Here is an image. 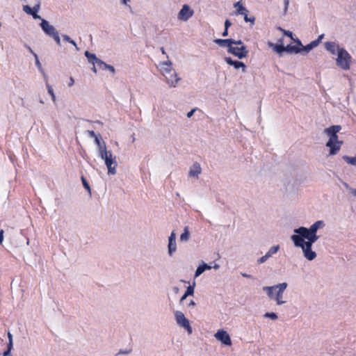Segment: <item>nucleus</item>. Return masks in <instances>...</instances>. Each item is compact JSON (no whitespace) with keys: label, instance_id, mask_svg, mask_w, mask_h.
Here are the masks:
<instances>
[{"label":"nucleus","instance_id":"43","mask_svg":"<svg viewBox=\"0 0 356 356\" xmlns=\"http://www.w3.org/2000/svg\"><path fill=\"white\" fill-rule=\"evenodd\" d=\"M284 34L287 35L288 37H290L291 38H293V34L291 31H284Z\"/></svg>","mask_w":356,"mask_h":356},{"label":"nucleus","instance_id":"55","mask_svg":"<svg viewBox=\"0 0 356 356\" xmlns=\"http://www.w3.org/2000/svg\"><path fill=\"white\" fill-rule=\"evenodd\" d=\"M34 56H35V58H36V63H37V64H39V60H38V56H37V54H34Z\"/></svg>","mask_w":356,"mask_h":356},{"label":"nucleus","instance_id":"57","mask_svg":"<svg viewBox=\"0 0 356 356\" xmlns=\"http://www.w3.org/2000/svg\"><path fill=\"white\" fill-rule=\"evenodd\" d=\"M161 51L163 54H165V49H164L163 47H161Z\"/></svg>","mask_w":356,"mask_h":356},{"label":"nucleus","instance_id":"16","mask_svg":"<svg viewBox=\"0 0 356 356\" xmlns=\"http://www.w3.org/2000/svg\"><path fill=\"white\" fill-rule=\"evenodd\" d=\"M225 61L228 65L234 66L235 69H238L240 67H242L243 72L245 71L246 66L243 62L238 61V60H233L229 57L225 58Z\"/></svg>","mask_w":356,"mask_h":356},{"label":"nucleus","instance_id":"22","mask_svg":"<svg viewBox=\"0 0 356 356\" xmlns=\"http://www.w3.org/2000/svg\"><path fill=\"white\" fill-rule=\"evenodd\" d=\"M234 8L236 9V14L243 15L245 13H249L248 10L245 8L240 1L236 2L234 4Z\"/></svg>","mask_w":356,"mask_h":356},{"label":"nucleus","instance_id":"35","mask_svg":"<svg viewBox=\"0 0 356 356\" xmlns=\"http://www.w3.org/2000/svg\"><path fill=\"white\" fill-rule=\"evenodd\" d=\"M186 296H192L194 293V286H188L186 291Z\"/></svg>","mask_w":356,"mask_h":356},{"label":"nucleus","instance_id":"32","mask_svg":"<svg viewBox=\"0 0 356 356\" xmlns=\"http://www.w3.org/2000/svg\"><path fill=\"white\" fill-rule=\"evenodd\" d=\"M81 181H82L83 187L88 191L89 194L90 195L91 194V189H90V185H89L88 182L87 181V180L86 179V178L83 176H81Z\"/></svg>","mask_w":356,"mask_h":356},{"label":"nucleus","instance_id":"20","mask_svg":"<svg viewBox=\"0 0 356 356\" xmlns=\"http://www.w3.org/2000/svg\"><path fill=\"white\" fill-rule=\"evenodd\" d=\"M324 225V223L321 220H318L316 222H314L309 229H307L308 233H316L317 230L323 227Z\"/></svg>","mask_w":356,"mask_h":356},{"label":"nucleus","instance_id":"10","mask_svg":"<svg viewBox=\"0 0 356 356\" xmlns=\"http://www.w3.org/2000/svg\"><path fill=\"white\" fill-rule=\"evenodd\" d=\"M85 56L88 58V61L93 65L92 70L95 73L97 72L95 64H97V65L99 67H100V68L102 67V64H104V62L102 60H101L100 59L97 58V56H95V54H91L88 51H86L85 52Z\"/></svg>","mask_w":356,"mask_h":356},{"label":"nucleus","instance_id":"41","mask_svg":"<svg viewBox=\"0 0 356 356\" xmlns=\"http://www.w3.org/2000/svg\"><path fill=\"white\" fill-rule=\"evenodd\" d=\"M63 38L65 41L68 42H70L71 40V38L67 35H63Z\"/></svg>","mask_w":356,"mask_h":356},{"label":"nucleus","instance_id":"15","mask_svg":"<svg viewBox=\"0 0 356 356\" xmlns=\"http://www.w3.org/2000/svg\"><path fill=\"white\" fill-rule=\"evenodd\" d=\"M177 250L176 234L172 231L168 240V253L172 255Z\"/></svg>","mask_w":356,"mask_h":356},{"label":"nucleus","instance_id":"5","mask_svg":"<svg viewBox=\"0 0 356 356\" xmlns=\"http://www.w3.org/2000/svg\"><path fill=\"white\" fill-rule=\"evenodd\" d=\"M338 57L337 58V65L344 70L350 69L351 56L344 49H338Z\"/></svg>","mask_w":356,"mask_h":356},{"label":"nucleus","instance_id":"33","mask_svg":"<svg viewBox=\"0 0 356 356\" xmlns=\"http://www.w3.org/2000/svg\"><path fill=\"white\" fill-rule=\"evenodd\" d=\"M47 90H48V93L51 95V99L54 102H56V96H55V94L54 92V90L52 88V87L49 85V84H47Z\"/></svg>","mask_w":356,"mask_h":356},{"label":"nucleus","instance_id":"14","mask_svg":"<svg viewBox=\"0 0 356 356\" xmlns=\"http://www.w3.org/2000/svg\"><path fill=\"white\" fill-rule=\"evenodd\" d=\"M215 43L220 47H226L229 49L232 44H241V40H234L233 39H216L214 40Z\"/></svg>","mask_w":356,"mask_h":356},{"label":"nucleus","instance_id":"40","mask_svg":"<svg viewBox=\"0 0 356 356\" xmlns=\"http://www.w3.org/2000/svg\"><path fill=\"white\" fill-rule=\"evenodd\" d=\"M319 44V40H316L312 41L310 44L312 46V48L316 47Z\"/></svg>","mask_w":356,"mask_h":356},{"label":"nucleus","instance_id":"26","mask_svg":"<svg viewBox=\"0 0 356 356\" xmlns=\"http://www.w3.org/2000/svg\"><path fill=\"white\" fill-rule=\"evenodd\" d=\"M249 13H245V14H243L244 20L245 22H250L251 25L254 24L255 17L253 15L249 16Z\"/></svg>","mask_w":356,"mask_h":356},{"label":"nucleus","instance_id":"12","mask_svg":"<svg viewBox=\"0 0 356 356\" xmlns=\"http://www.w3.org/2000/svg\"><path fill=\"white\" fill-rule=\"evenodd\" d=\"M167 74L163 76L165 78L167 83L170 86H175V84L178 82L179 78H177V73L175 70H169V71H164Z\"/></svg>","mask_w":356,"mask_h":356},{"label":"nucleus","instance_id":"49","mask_svg":"<svg viewBox=\"0 0 356 356\" xmlns=\"http://www.w3.org/2000/svg\"><path fill=\"white\" fill-rule=\"evenodd\" d=\"M284 4H285V9H287L288 6L289 4V0H284Z\"/></svg>","mask_w":356,"mask_h":356},{"label":"nucleus","instance_id":"51","mask_svg":"<svg viewBox=\"0 0 356 356\" xmlns=\"http://www.w3.org/2000/svg\"><path fill=\"white\" fill-rule=\"evenodd\" d=\"M351 193L354 196H356V188L352 189Z\"/></svg>","mask_w":356,"mask_h":356},{"label":"nucleus","instance_id":"18","mask_svg":"<svg viewBox=\"0 0 356 356\" xmlns=\"http://www.w3.org/2000/svg\"><path fill=\"white\" fill-rule=\"evenodd\" d=\"M201 167L198 163H193L189 171L190 177H197L201 173Z\"/></svg>","mask_w":356,"mask_h":356},{"label":"nucleus","instance_id":"44","mask_svg":"<svg viewBox=\"0 0 356 356\" xmlns=\"http://www.w3.org/2000/svg\"><path fill=\"white\" fill-rule=\"evenodd\" d=\"M195 111V109H192L191 111H189L188 113H187V117L188 118H191L192 117V115H193L194 112Z\"/></svg>","mask_w":356,"mask_h":356},{"label":"nucleus","instance_id":"13","mask_svg":"<svg viewBox=\"0 0 356 356\" xmlns=\"http://www.w3.org/2000/svg\"><path fill=\"white\" fill-rule=\"evenodd\" d=\"M193 15V10L188 5H184L178 14L179 19L186 21Z\"/></svg>","mask_w":356,"mask_h":356},{"label":"nucleus","instance_id":"46","mask_svg":"<svg viewBox=\"0 0 356 356\" xmlns=\"http://www.w3.org/2000/svg\"><path fill=\"white\" fill-rule=\"evenodd\" d=\"M223 37H226L228 35V29H225L224 31L222 33Z\"/></svg>","mask_w":356,"mask_h":356},{"label":"nucleus","instance_id":"36","mask_svg":"<svg viewBox=\"0 0 356 356\" xmlns=\"http://www.w3.org/2000/svg\"><path fill=\"white\" fill-rule=\"evenodd\" d=\"M102 67H104V69L108 70L112 73H115V68L112 65H108V64L105 63L104 62V64H102Z\"/></svg>","mask_w":356,"mask_h":356},{"label":"nucleus","instance_id":"39","mask_svg":"<svg viewBox=\"0 0 356 356\" xmlns=\"http://www.w3.org/2000/svg\"><path fill=\"white\" fill-rule=\"evenodd\" d=\"M232 25L231 22L229 19H226L225 22V29H228Z\"/></svg>","mask_w":356,"mask_h":356},{"label":"nucleus","instance_id":"38","mask_svg":"<svg viewBox=\"0 0 356 356\" xmlns=\"http://www.w3.org/2000/svg\"><path fill=\"white\" fill-rule=\"evenodd\" d=\"M87 133H88V136L91 138H96V136H97L95 132L92 130H88L87 131Z\"/></svg>","mask_w":356,"mask_h":356},{"label":"nucleus","instance_id":"45","mask_svg":"<svg viewBox=\"0 0 356 356\" xmlns=\"http://www.w3.org/2000/svg\"><path fill=\"white\" fill-rule=\"evenodd\" d=\"M74 79H73L72 77H70V82H69V83H68V86H69L70 87H71L72 86H73V85H74Z\"/></svg>","mask_w":356,"mask_h":356},{"label":"nucleus","instance_id":"8","mask_svg":"<svg viewBox=\"0 0 356 356\" xmlns=\"http://www.w3.org/2000/svg\"><path fill=\"white\" fill-rule=\"evenodd\" d=\"M294 232L295 233L298 234L297 235L300 236L302 238L307 239V242H309L311 245H312L318 239V236L316 235V233H308L307 228L304 227H300L298 229H296Z\"/></svg>","mask_w":356,"mask_h":356},{"label":"nucleus","instance_id":"30","mask_svg":"<svg viewBox=\"0 0 356 356\" xmlns=\"http://www.w3.org/2000/svg\"><path fill=\"white\" fill-rule=\"evenodd\" d=\"M8 337L9 339V343H8V349L7 351H5L3 353V356H6L10 353V350L12 348L13 346V339H12V334L9 332L8 334Z\"/></svg>","mask_w":356,"mask_h":356},{"label":"nucleus","instance_id":"27","mask_svg":"<svg viewBox=\"0 0 356 356\" xmlns=\"http://www.w3.org/2000/svg\"><path fill=\"white\" fill-rule=\"evenodd\" d=\"M343 159L348 164L356 165V156L355 157L343 156Z\"/></svg>","mask_w":356,"mask_h":356},{"label":"nucleus","instance_id":"54","mask_svg":"<svg viewBox=\"0 0 356 356\" xmlns=\"http://www.w3.org/2000/svg\"><path fill=\"white\" fill-rule=\"evenodd\" d=\"M70 43H71V44H73L74 46H76V42H75L73 40H72V39H71V40H70Z\"/></svg>","mask_w":356,"mask_h":356},{"label":"nucleus","instance_id":"50","mask_svg":"<svg viewBox=\"0 0 356 356\" xmlns=\"http://www.w3.org/2000/svg\"><path fill=\"white\" fill-rule=\"evenodd\" d=\"M188 296H186V293L182 296V297L181 298V301H183L184 300H185L186 298H187Z\"/></svg>","mask_w":356,"mask_h":356},{"label":"nucleus","instance_id":"25","mask_svg":"<svg viewBox=\"0 0 356 356\" xmlns=\"http://www.w3.org/2000/svg\"><path fill=\"white\" fill-rule=\"evenodd\" d=\"M270 46L273 47L274 51L280 55H282V54L284 51V46L282 44H273L270 43Z\"/></svg>","mask_w":356,"mask_h":356},{"label":"nucleus","instance_id":"2","mask_svg":"<svg viewBox=\"0 0 356 356\" xmlns=\"http://www.w3.org/2000/svg\"><path fill=\"white\" fill-rule=\"evenodd\" d=\"M287 287V283L283 282L272 286H264L263 290L266 293L270 299H274L277 305H281L285 302L282 300L283 293Z\"/></svg>","mask_w":356,"mask_h":356},{"label":"nucleus","instance_id":"9","mask_svg":"<svg viewBox=\"0 0 356 356\" xmlns=\"http://www.w3.org/2000/svg\"><path fill=\"white\" fill-rule=\"evenodd\" d=\"M175 316L177 323L185 328L188 333L191 334L192 333V327L190 325L189 321L185 317L184 314L180 311H176L175 312Z\"/></svg>","mask_w":356,"mask_h":356},{"label":"nucleus","instance_id":"28","mask_svg":"<svg viewBox=\"0 0 356 356\" xmlns=\"http://www.w3.org/2000/svg\"><path fill=\"white\" fill-rule=\"evenodd\" d=\"M189 238V232H188V227H186L184 228V233H182L180 236V240L181 241H188Z\"/></svg>","mask_w":356,"mask_h":356},{"label":"nucleus","instance_id":"24","mask_svg":"<svg viewBox=\"0 0 356 356\" xmlns=\"http://www.w3.org/2000/svg\"><path fill=\"white\" fill-rule=\"evenodd\" d=\"M284 51L297 54L300 51V49L295 45H287L284 47Z\"/></svg>","mask_w":356,"mask_h":356},{"label":"nucleus","instance_id":"23","mask_svg":"<svg viewBox=\"0 0 356 356\" xmlns=\"http://www.w3.org/2000/svg\"><path fill=\"white\" fill-rule=\"evenodd\" d=\"M211 269V266H209V265H207V264H203L202 265H200L196 269V271H195V277H198L200 276L202 273H203L206 270H209Z\"/></svg>","mask_w":356,"mask_h":356},{"label":"nucleus","instance_id":"4","mask_svg":"<svg viewBox=\"0 0 356 356\" xmlns=\"http://www.w3.org/2000/svg\"><path fill=\"white\" fill-rule=\"evenodd\" d=\"M101 152L99 154L102 159L104 160L105 164L108 168V174L115 175L116 173L117 162L115 157H113L111 151H107L106 147H101Z\"/></svg>","mask_w":356,"mask_h":356},{"label":"nucleus","instance_id":"6","mask_svg":"<svg viewBox=\"0 0 356 356\" xmlns=\"http://www.w3.org/2000/svg\"><path fill=\"white\" fill-rule=\"evenodd\" d=\"M40 26L43 31L49 36L53 38L56 44L60 46V39L58 32L56 30V29L52 25H50L49 23L45 19L42 20Z\"/></svg>","mask_w":356,"mask_h":356},{"label":"nucleus","instance_id":"37","mask_svg":"<svg viewBox=\"0 0 356 356\" xmlns=\"http://www.w3.org/2000/svg\"><path fill=\"white\" fill-rule=\"evenodd\" d=\"M269 257L266 254L264 256L261 257L257 260L258 264H262L265 262Z\"/></svg>","mask_w":356,"mask_h":356},{"label":"nucleus","instance_id":"53","mask_svg":"<svg viewBox=\"0 0 356 356\" xmlns=\"http://www.w3.org/2000/svg\"><path fill=\"white\" fill-rule=\"evenodd\" d=\"M323 36H324L323 34L319 35L317 40H319V42H320L322 40V38H323Z\"/></svg>","mask_w":356,"mask_h":356},{"label":"nucleus","instance_id":"7","mask_svg":"<svg viewBox=\"0 0 356 356\" xmlns=\"http://www.w3.org/2000/svg\"><path fill=\"white\" fill-rule=\"evenodd\" d=\"M228 52L238 57L239 59L246 57L248 54V51L242 41L241 44H232L231 48L228 49Z\"/></svg>","mask_w":356,"mask_h":356},{"label":"nucleus","instance_id":"19","mask_svg":"<svg viewBox=\"0 0 356 356\" xmlns=\"http://www.w3.org/2000/svg\"><path fill=\"white\" fill-rule=\"evenodd\" d=\"M23 10L27 14L31 15L34 19L40 18L39 15H37L38 8L35 7L33 9L29 6H24Z\"/></svg>","mask_w":356,"mask_h":356},{"label":"nucleus","instance_id":"17","mask_svg":"<svg viewBox=\"0 0 356 356\" xmlns=\"http://www.w3.org/2000/svg\"><path fill=\"white\" fill-rule=\"evenodd\" d=\"M325 49L330 51L332 54L338 53V49H340L339 47L334 42H327L325 43Z\"/></svg>","mask_w":356,"mask_h":356},{"label":"nucleus","instance_id":"47","mask_svg":"<svg viewBox=\"0 0 356 356\" xmlns=\"http://www.w3.org/2000/svg\"><path fill=\"white\" fill-rule=\"evenodd\" d=\"M242 276L243 277H247V278H251L252 277V275H249V274H247V273H241Z\"/></svg>","mask_w":356,"mask_h":356},{"label":"nucleus","instance_id":"21","mask_svg":"<svg viewBox=\"0 0 356 356\" xmlns=\"http://www.w3.org/2000/svg\"><path fill=\"white\" fill-rule=\"evenodd\" d=\"M160 72L163 74V76H165L167 73L164 71H169V70H173L172 67V63L170 62H163L160 63Z\"/></svg>","mask_w":356,"mask_h":356},{"label":"nucleus","instance_id":"11","mask_svg":"<svg viewBox=\"0 0 356 356\" xmlns=\"http://www.w3.org/2000/svg\"><path fill=\"white\" fill-rule=\"evenodd\" d=\"M215 337L220 341L224 345L226 346H231L232 345V340L228 334V333L223 330H219L218 332L215 334Z\"/></svg>","mask_w":356,"mask_h":356},{"label":"nucleus","instance_id":"48","mask_svg":"<svg viewBox=\"0 0 356 356\" xmlns=\"http://www.w3.org/2000/svg\"><path fill=\"white\" fill-rule=\"evenodd\" d=\"M312 49V46L310 44H307V45L305 47V50H307V51H309V50H311Z\"/></svg>","mask_w":356,"mask_h":356},{"label":"nucleus","instance_id":"31","mask_svg":"<svg viewBox=\"0 0 356 356\" xmlns=\"http://www.w3.org/2000/svg\"><path fill=\"white\" fill-rule=\"evenodd\" d=\"M95 138L96 144L98 146L99 154H100L101 149H102L101 147H106V143L104 142L101 143V141L97 136H96V138Z\"/></svg>","mask_w":356,"mask_h":356},{"label":"nucleus","instance_id":"52","mask_svg":"<svg viewBox=\"0 0 356 356\" xmlns=\"http://www.w3.org/2000/svg\"><path fill=\"white\" fill-rule=\"evenodd\" d=\"M130 353V350H129V351H120L119 353H120V354H127V353Z\"/></svg>","mask_w":356,"mask_h":356},{"label":"nucleus","instance_id":"29","mask_svg":"<svg viewBox=\"0 0 356 356\" xmlns=\"http://www.w3.org/2000/svg\"><path fill=\"white\" fill-rule=\"evenodd\" d=\"M280 249V246L279 245H274L273 247H271L269 250L268 251V252L266 253L267 256L268 257H270L273 254H275L278 250Z\"/></svg>","mask_w":356,"mask_h":356},{"label":"nucleus","instance_id":"34","mask_svg":"<svg viewBox=\"0 0 356 356\" xmlns=\"http://www.w3.org/2000/svg\"><path fill=\"white\" fill-rule=\"evenodd\" d=\"M264 316H265V317L270 318H271L272 320H276V319H277V314H276L275 313H274V312H270V313H268H268H266V314H264Z\"/></svg>","mask_w":356,"mask_h":356},{"label":"nucleus","instance_id":"3","mask_svg":"<svg viewBox=\"0 0 356 356\" xmlns=\"http://www.w3.org/2000/svg\"><path fill=\"white\" fill-rule=\"evenodd\" d=\"M291 240L293 241L294 245L297 247H300L303 251L304 256L309 261L314 259L316 257L315 252L312 250L311 243L305 242L303 238L298 235H293Z\"/></svg>","mask_w":356,"mask_h":356},{"label":"nucleus","instance_id":"56","mask_svg":"<svg viewBox=\"0 0 356 356\" xmlns=\"http://www.w3.org/2000/svg\"><path fill=\"white\" fill-rule=\"evenodd\" d=\"M195 305V302H194V301H193V300H191V301L190 302V303H189V305H190V306H194Z\"/></svg>","mask_w":356,"mask_h":356},{"label":"nucleus","instance_id":"58","mask_svg":"<svg viewBox=\"0 0 356 356\" xmlns=\"http://www.w3.org/2000/svg\"><path fill=\"white\" fill-rule=\"evenodd\" d=\"M128 1H129V0H122V3L124 4H127Z\"/></svg>","mask_w":356,"mask_h":356},{"label":"nucleus","instance_id":"42","mask_svg":"<svg viewBox=\"0 0 356 356\" xmlns=\"http://www.w3.org/2000/svg\"><path fill=\"white\" fill-rule=\"evenodd\" d=\"M3 240V230H0V244L2 243Z\"/></svg>","mask_w":356,"mask_h":356},{"label":"nucleus","instance_id":"1","mask_svg":"<svg viewBox=\"0 0 356 356\" xmlns=\"http://www.w3.org/2000/svg\"><path fill=\"white\" fill-rule=\"evenodd\" d=\"M340 125H333L325 129V133L330 136L326 146L330 147V155H335L341 149L343 141L338 140L337 133L341 130Z\"/></svg>","mask_w":356,"mask_h":356}]
</instances>
